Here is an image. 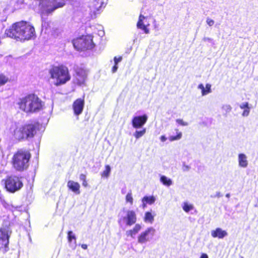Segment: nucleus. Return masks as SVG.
I'll return each mask as SVG.
<instances>
[{
  "instance_id": "1",
  "label": "nucleus",
  "mask_w": 258,
  "mask_h": 258,
  "mask_svg": "<svg viewBox=\"0 0 258 258\" xmlns=\"http://www.w3.org/2000/svg\"><path fill=\"white\" fill-rule=\"evenodd\" d=\"M5 34L20 41L33 39L36 37L34 27L29 22L23 21L14 24L6 30Z\"/></svg>"
},
{
  "instance_id": "2",
  "label": "nucleus",
  "mask_w": 258,
  "mask_h": 258,
  "mask_svg": "<svg viewBox=\"0 0 258 258\" xmlns=\"http://www.w3.org/2000/svg\"><path fill=\"white\" fill-rule=\"evenodd\" d=\"M17 104L23 111L35 113L43 109L44 102L36 95L31 94L20 99Z\"/></svg>"
},
{
  "instance_id": "3",
  "label": "nucleus",
  "mask_w": 258,
  "mask_h": 258,
  "mask_svg": "<svg viewBox=\"0 0 258 258\" xmlns=\"http://www.w3.org/2000/svg\"><path fill=\"white\" fill-rule=\"evenodd\" d=\"M48 74L51 83L57 87L66 84L71 78L68 68L63 65L53 66Z\"/></svg>"
},
{
  "instance_id": "4",
  "label": "nucleus",
  "mask_w": 258,
  "mask_h": 258,
  "mask_svg": "<svg viewBox=\"0 0 258 258\" xmlns=\"http://www.w3.org/2000/svg\"><path fill=\"white\" fill-rule=\"evenodd\" d=\"M9 131L14 138L18 140L32 138L36 133L35 127L32 124L23 126L16 122H11Z\"/></svg>"
},
{
  "instance_id": "5",
  "label": "nucleus",
  "mask_w": 258,
  "mask_h": 258,
  "mask_svg": "<svg viewBox=\"0 0 258 258\" xmlns=\"http://www.w3.org/2000/svg\"><path fill=\"white\" fill-rule=\"evenodd\" d=\"M31 154L28 151L20 150L18 151L12 158L13 165L18 171H23L29 166Z\"/></svg>"
},
{
  "instance_id": "6",
  "label": "nucleus",
  "mask_w": 258,
  "mask_h": 258,
  "mask_svg": "<svg viewBox=\"0 0 258 258\" xmlns=\"http://www.w3.org/2000/svg\"><path fill=\"white\" fill-rule=\"evenodd\" d=\"M74 47L78 50L91 49L95 46L93 42V37L91 35L82 36L75 39L73 41Z\"/></svg>"
},
{
  "instance_id": "7",
  "label": "nucleus",
  "mask_w": 258,
  "mask_h": 258,
  "mask_svg": "<svg viewBox=\"0 0 258 258\" xmlns=\"http://www.w3.org/2000/svg\"><path fill=\"white\" fill-rule=\"evenodd\" d=\"M23 186L21 178L16 176L9 177L5 181V188L7 191L11 193L19 190Z\"/></svg>"
},
{
  "instance_id": "8",
  "label": "nucleus",
  "mask_w": 258,
  "mask_h": 258,
  "mask_svg": "<svg viewBox=\"0 0 258 258\" xmlns=\"http://www.w3.org/2000/svg\"><path fill=\"white\" fill-rule=\"evenodd\" d=\"M156 230L153 227H149L141 232L137 237L139 243L143 244L152 240L155 235Z\"/></svg>"
},
{
  "instance_id": "9",
  "label": "nucleus",
  "mask_w": 258,
  "mask_h": 258,
  "mask_svg": "<svg viewBox=\"0 0 258 258\" xmlns=\"http://www.w3.org/2000/svg\"><path fill=\"white\" fill-rule=\"evenodd\" d=\"M42 6L45 7V11L50 13L54 10L62 7L65 5L64 0H39Z\"/></svg>"
},
{
  "instance_id": "10",
  "label": "nucleus",
  "mask_w": 258,
  "mask_h": 258,
  "mask_svg": "<svg viewBox=\"0 0 258 258\" xmlns=\"http://www.w3.org/2000/svg\"><path fill=\"white\" fill-rule=\"evenodd\" d=\"M136 221V214L133 210H127L126 212L125 216L120 217L118 220L119 223L122 222L125 223L127 226H131L134 224Z\"/></svg>"
},
{
  "instance_id": "11",
  "label": "nucleus",
  "mask_w": 258,
  "mask_h": 258,
  "mask_svg": "<svg viewBox=\"0 0 258 258\" xmlns=\"http://www.w3.org/2000/svg\"><path fill=\"white\" fill-rule=\"evenodd\" d=\"M11 231L9 227L0 229V248L6 247L9 244Z\"/></svg>"
},
{
  "instance_id": "12",
  "label": "nucleus",
  "mask_w": 258,
  "mask_h": 258,
  "mask_svg": "<svg viewBox=\"0 0 258 258\" xmlns=\"http://www.w3.org/2000/svg\"><path fill=\"white\" fill-rule=\"evenodd\" d=\"M148 117L147 114L134 116L132 120V124L135 129L142 128L147 121Z\"/></svg>"
},
{
  "instance_id": "13",
  "label": "nucleus",
  "mask_w": 258,
  "mask_h": 258,
  "mask_svg": "<svg viewBox=\"0 0 258 258\" xmlns=\"http://www.w3.org/2000/svg\"><path fill=\"white\" fill-rule=\"evenodd\" d=\"M150 17H139L137 26L138 29L144 31L146 34L149 33V29L148 27L150 25Z\"/></svg>"
},
{
  "instance_id": "14",
  "label": "nucleus",
  "mask_w": 258,
  "mask_h": 258,
  "mask_svg": "<svg viewBox=\"0 0 258 258\" xmlns=\"http://www.w3.org/2000/svg\"><path fill=\"white\" fill-rule=\"evenodd\" d=\"M84 100L83 99L79 98L74 101L73 104V109L74 114L78 116L82 113L84 107Z\"/></svg>"
},
{
  "instance_id": "15",
  "label": "nucleus",
  "mask_w": 258,
  "mask_h": 258,
  "mask_svg": "<svg viewBox=\"0 0 258 258\" xmlns=\"http://www.w3.org/2000/svg\"><path fill=\"white\" fill-rule=\"evenodd\" d=\"M87 78V72L82 69H78L76 70V73L74 82L78 85H82L84 83Z\"/></svg>"
},
{
  "instance_id": "16",
  "label": "nucleus",
  "mask_w": 258,
  "mask_h": 258,
  "mask_svg": "<svg viewBox=\"0 0 258 258\" xmlns=\"http://www.w3.org/2000/svg\"><path fill=\"white\" fill-rule=\"evenodd\" d=\"M211 234L213 238L223 239L228 235V233L221 228H217L211 231Z\"/></svg>"
},
{
  "instance_id": "17",
  "label": "nucleus",
  "mask_w": 258,
  "mask_h": 258,
  "mask_svg": "<svg viewBox=\"0 0 258 258\" xmlns=\"http://www.w3.org/2000/svg\"><path fill=\"white\" fill-rule=\"evenodd\" d=\"M237 161L239 167L246 168L248 165L247 156L244 153H239L238 155Z\"/></svg>"
},
{
  "instance_id": "18",
  "label": "nucleus",
  "mask_w": 258,
  "mask_h": 258,
  "mask_svg": "<svg viewBox=\"0 0 258 258\" xmlns=\"http://www.w3.org/2000/svg\"><path fill=\"white\" fill-rule=\"evenodd\" d=\"M67 186L69 189L75 194L79 195L80 194V185L78 182L73 180H69L67 183Z\"/></svg>"
},
{
  "instance_id": "19",
  "label": "nucleus",
  "mask_w": 258,
  "mask_h": 258,
  "mask_svg": "<svg viewBox=\"0 0 258 258\" xmlns=\"http://www.w3.org/2000/svg\"><path fill=\"white\" fill-rule=\"evenodd\" d=\"M211 85L210 84H207L205 86L203 84H200L198 88L201 90L202 96H206L212 92Z\"/></svg>"
},
{
  "instance_id": "20",
  "label": "nucleus",
  "mask_w": 258,
  "mask_h": 258,
  "mask_svg": "<svg viewBox=\"0 0 258 258\" xmlns=\"http://www.w3.org/2000/svg\"><path fill=\"white\" fill-rule=\"evenodd\" d=\"M142 226L139 224H136L132 229L126 231V235L134 238L136 234L141 230Z\"/></svg>"
},
{
  "instance_id": "21",
  "label": "nucleus",
  "mask_w": 258,
  "mask_h": 258,
  "mask_svg": "<svg viewBox=\"0 0 258 258\" xmlns=\"http://www.w3.org/2000/svg\"><path fill=\"white\" fill-rule=\"evenodd\" d=\"M68 239L70 246L73 249L76 247V238L75 234L71 231L68 233Z\"/></svg>"
},
{
  "instance_id": "22",
  "label": "nucleus",
  "mask_w": 258,
  "mask_h": 258,
  "mask_svg": "<svg viewBox=\"0 0 258 258\" xmlns=\"http://www.w3.org/2000/svg\"><path fill=\"white\" fill-rule=\"evenodd\" d=\"M239 107L241 109H243L242 115L246 117L249 115L250 112V107L248 102H243L239 105Z\"/></svg>"
},
{
  "instance_id": "23",
  "label": "nucleus",
  "mask_w": 258,
  "mask_h": 258,
  "mask_svg": "<svg viewBox=\"0 0 258 258\" xmlns=\"http://www.w3.org/2000/svg\"><path fill=\"white\" fill-rule=\"evenodd\" d=\"M155 215H153L150 212H147L145 213L144 221L146 223L152 224L154 221Z\"/></svg>"
},
{
  "instance_id": "24",
  "label": "nucleus",
  "mask_w": 258,
  "mask_h": 258,
  "mask_svg": "<svg viewBox=\"0 0 258 258\" xmlns=\"http://www.w3.org/2000/svg\"><path fill=\"white\" fill-rule=\"evenodd\" d=\"M181 207L183 210L186 213H188L195 209L193 204L189 203L188 202H183L182 203Z\"/></svg>"
},
{
  "instance_id": "25",
  "label": "nucleus",
  "mask_w": 258,
  "mask_h": 258,
  "mask_svg": "<svg viewBox=\"0 0 258 258\" xmlns=\"http://www.w3.org/2000/svg\"><path fill=\"white\" fill-rule=\"evenodd\" d=\"M160 180L165 186H169L173 184L172 180L165 175H161Z\"/></svg>"
},
{
  "instance_id": "26",
  "label": "nucleus",
  "mask_w": 258,
  "mask_h": 258,
  "mask_svg": "<svg viewBox=\"0 0 258 258\" xmlns=\"http://www.w3.org/2000/svg\"><path fill=\"white\" fill-rule=\"evenodd\" d=\"M176 135V136H170L168 138V140L170 142H173L174 141L179 140L181 139L182 134L181 132H179L178 129L175 130Z\"/></svg>"
},
{
  "instance_id": "27",
  "label": "nucleus",
  "mask_w": 258,
  "mask_h": 258,
  "mask_svg": "<svg viewBox=\"0 0 258 258\" xmlns=\"http://www.w3.org/2000/svg\"><path fill=\"white\" fill-rule=\"evenodd\" d=\"M137 130L134 132L133 136L136 139H138L143 137L146 133V128H142L141 130Z\"/></svg>"
},
{
  "instance_id": "28",
  "label": "nucleus",
  "mask_w": 258,
  "mask_h": 258,
  "mask_svg": "<svg viewBox=\"0 0 258 258\" xmlns=\"http://www.w3.org/2000/svg\"><path fill=\"white\" fill-rule=\"evenodd\" d=\"M111 171V168L109 165H107L105 167V170L101 173V176L103 177L108 178L110 175Z\"/></svg>"
},
{
  "instance_id": "29",
  "label": "nucleus",
  "mask_w": 258,
  "mask_h": 258,
  "mask_svg": "<svg viewBox=\"0 0 258 258\" xmlns=\"http://www.w3.org/2000/svg\"><path fill=\"white\" fill-rule=\"evenodd\" d=\"M144 201H145L147 204L152 205L153 204L156 200V199L153 196H145L144 198Z\"/></svg>"
},
{
  "instance_id": "30",
  "label": "nucleus",
  "mask_w": 258,
  "mask_h": 258,
  "mask_svg": "<svg viewBox=\"0 0 258 258\" xmlns=\"http://www.w3.org/2000/svg\"><path fill=\"white\" fill-rule=\"evenodd\" d=\"M8 81V77L2 74H0V87L5 85Z\"/></svg>"
},
{
  "instance_id": "31",
  "label": "nucleus",
  "mask_w": 258,
  "mask_h": 258,
  "mask_svg": "<svg viewBox=\"0 0 258 258\" xmlns=\"http://www.w3.org/2000/svg\"><path fill=\"white\" fill-rule=\"evenodd\" d=\"M97 3V4H95L94 6H93L94 7V9H96V11H95V10H94V15L99 14V11L101 9L102 7V6L103 4V3L102 2H98Z\"/></svg>"
},
{
  "instance_id": "32",
  "label": "nucleus",
  "mask_w": 258,
  "mask_h": 258,
  "mask_svg": "<svg viewBox=\"0 0 258 258\" xmlns=\"http://www.w3.org/2000/svg\"><path fill=\"white\" fill-rule=\"evenodd\" d=\"M125 201L126 203H130L131 205L133 204V198L132 191L130 190L125 196Z\"/></svg>"
},
{
  "instance_id": "33",
  "label": "nucleus",
  "mask_w": 258,
  "mask_h": 258,
  "mask_svg": "<svg viewBox=\"0 0 258 258\" xmlns=\"http://www.w3.org/2000/svg\"><path fill=\"white\" fill-rule=\"evenodd\" d=\"M222 109L226 113L230 112L232 110V107L230 104H224L222 106Z\"/></svg>"
},
{
  "instance_id": "34",
  "label": "nucleus",
  "mask_w": 258,
  "mask_h": 258,
  "mask_svg": "<svg viewBox=\"0 0 258 258\" xmlns=\"http://www.w3.org/2000/svg\"><path fill=\"white\" fill-rule=\"evenodd\" d=\"M176 123L179 125H181V126H187L188 125V123L186 122V121H184L183 119H176V120H175Z\"/></svg>"
},
{
  "instance_id": "35",
  "label": "nucleus",
  "mask_w": 258,
  "mask_h": 258,
  "mask_svg": "<svg viewBox=\"0 0 258 258\" xmlns=\"http://www.w3.org/2000/svg\"><path fill=\"white\" fill-rule=\"evenodd\" d=\"M190 169V167L189 165H186L185 163L183 164L182 167V169L183 171H184V172L188 171Z\"/></svg>"
},
{
  "instance_id": "36",
  "label": "nucleus",
  "mask_w": 258,
  "mask_h": 258,
  "mask_svg": "<svg viewBox=\"0 0 258 258\" xmlns=\"http://www.w3.org/2000/svg\"><path fill=\"white\" fill-rule=\"evenodd\" d=\"M206 22L207 24L210 26H213L214 24V20L210 18H208Z\"/></svg>"
},
{
  "instance_id": "37",
  "label": "nucleus",
  "mask_w": 258,
  "mask_h": 258,
  "mask_svg": "<svg viewBox=\"0 0 258 258\" xmlns=\"http://www.w3.org/2000/svg\"><path fill=\"white\" fill-rule=\"evenodd\" d=\"M122 60V57L121 56H119V57H116V56H115L114 57V64H117L119 62H120Z\"/></svg>"
},
{
  "instance_id": "38",
  "label": "nucleus",
  "mask_w": 258,
  "mask_h": 258,
  "mask_svg": "<svg viewBox=\"0 0 258 258\" xmlns=\"http://www.w3.org/2000/svg\"><path fill=\"white\" fill-rule=\"evenodd\" d=\"M160 140L162 142H165L167 138L165 135H162L160 137Z\"/></svg>"
},
{
  "instance_id": "39",
  "label": "nucleus",
  "mask_w": 258,
  "mask_h": 258,
  "mask_svg": "<svg viewBox=\"0 0 258 258\" xmlns=\"http://www.w3.org/2000/svg\"><path fill=\"white\" fill-rule=\"evenodd\" d=\"M80 180L81 181H84V180H86V175L84 174H81L80 175Z\"/></svg>"
},
{
  "instance_id": "40",
  "label": "nucleus",
  "mask_w": 258,
  "mask_h": 258,
  "mask_svg": "<svg viewBox=\"0 0 258 258\" xmlns=\"http://www.w3.org/2000/svg\"><path fill=\"white\" fill-rule=\"evenodd\" d=\"M104 31L103 30H99L98 32V34L100 37H103L104 35Z\"/></svg>"
},
{
  "instance_id": "41",
  "label": "nucleus",
  "mask_w": 258,
  "mask_h": 258,
  "mask_svg": "<svg viewBox=\"0 0 258 258\" xmlns=\"http://www.w3.org/2000/svg\"><path fill=\"white\" fill-rule=\"evenodd\" d=\"M117 69H118V66H117V64H114V66L113 67L112 69V72L113 73H115L117 70Z\"/></svg>"
},
{
  "instance_id": "42",
  "label": "nucleus",
  "mask_w": 258,
  "mask_h": 258,
  "mask_svg": "<svg viewBox=\"0 0 258 258\" xmlns=\"http://www.w3.org/2000/svg\"><path fill=\"white\" fill-rule=\"evenodd\" d=\"M200 258H209V257H208V255H207V254L203 253L201 254Z\"/></svg>"
},
{
  "instance_id": "43",
  "label": "nucleus",
  "mask_w": 258,
  "mask_h": 258,
  "mask_svg": "<svg viewBox=\"0 0 258 258\" xmlns=\"http://www.w3.org/2000/svg\"><path fill=\"white\" fill-rule=\"evenodd\" d=\"M142 202L143 204V208H144L146 207V205L147 204V203L144 201V198L142 199Z\"/></svg>"
},
{
  "instance_id": "44",
  "label": "nucleus",
  "mask_w": 258,
  "mask_h": 258,
  "mask_svg": "<svg viewBox=\"0 0 258 258\" xmlns=\"http://www.w3.org/2000/svg\"><path fill=\"white\" fill-rule=\"evenodd\" d=\"M82 185L84 187H87L88 185L87 181V180L82 181Z\"/></svg>"
},
{
  "instance_id": "45",
  "label": "nucleus",
  "mask_w": 258,
  "mask_h": 258,
  "mask_svg": "<svg viewBox=\"0 0 258 258\" xmlns=\"http://www.w3.org/2000/svg\"><path fill=\"white\" fill-rule=\"evenodd\" d=\"M204 41H211L212 40V39L210 38H209V37H205L204 39H203Z\"/></svg>"
},
{
  "instance_id": "46",
  "label": "nucleus",
  "mask_w": 258,
  "mask_h": 258,
  "mask_svg": "<svg viewBox=\"0 0 258 258\" xmlns=\"http://www.w3.org/2000/svg\"><path fill=\"white\" fill-rule=\"evenodd\" d=\"M81 247L84 249H87L88 246L86 244H83L81 245Z\"/></svg>"
},
{
  "instance_id": "47",
  "label": "nucleus",
  "mask_w": 258,
  "mask_h": 258,
  "mask_svg": "<svg viewBox=\"0 0 258 258\" xmlns=\"http://www.w3.org/2000/svg\"><path fill=\"white\" fill-rule=\"evenodd\" d=\"M42 27H44V24L42 23Z\"/></svg>"
},
{
  "instance_id": "48",
  "label": "nucleus",
  "mask_w": 258,
  "mask_h": 258,
  "mask_svg": "<svg viewBox=\"0 0 258 258\" xmlns=\"http://www.w3.org/2000/svg\"><path fill=\"white\" fill-rule=\"evenodd\" d=\"M226 197H229V195H228V194H227V195H226Z\"/></svg>"
}]
</instances>
